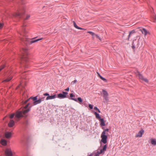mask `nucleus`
<instances>
[{"instance_id": "obj_29", "label": "nucleus", "mask_w": 156, "mask_h": 156, "mask_svg": "<svg viewBox=\"0 0 156 156\" xmlns=\"http://www.w3.org/2000/svg\"><path fill=\"white\" fill-rule=\"evenodd\" d=\"M87 33L91 34L93 36H95L96 35L94 33L91 31H88Z\"/></svg>"}, {"instance_id": "obj_31", "label": "nucleus", "mask_w": 156, "mask_h": 156, "mask_svg": "<svg viewBox=\"0 0 156 156\" xmlns=\"http://www.w3.org/2000/svg\"><path fill=\"white\" fill-rule=\"evenodd\" d=\"M5 67V64H3L0 67V71L2 70L4 67Z\"/></svg>"}, {"instance_id": "obj_13", "label": "nucleus", "mask_w": 156, "mask_h": 156, "mask_svg": "<svg viewBox=\"0 0 156 156\" xmlns=\"http://www.w3.org/2000/svg\"><path fill=\"white\" fill-rule=\"evenodd\" d=\"M5 137L7 139L10 138L12 136V133L10 132H6L5 134Z\"/></svg>"}, {"instance_id": "obj_47", "label": "nucleus", "mask_w": 156, "mask_h": 156, "mask_svg": "<svg viewBox=\"0 0 156 156\" xmlns=\"http://www.w3.org/2000/svg\"><path fill=\"white\" fill-rule=\"evenodd\" d=\"M25 67H28V66H27V65H25Z\"/></svg>"}, {"instance_id": "obj_48", "label": "nucleus", "mask_w": 156, "mask_h": 156, "mask_svg": "<svg viewBox=\"0 0 156 156\" xmlns=\"http://www.w3.org/2000/svg\"><path fill=\"white\" fill-rule=\"evenodd\" d=\"M73 98H74V97H73Z\"/></svg>"}, {"instance_id": "obj_17", "label": "nucleus", "mask_w": 156, "mask_h": 156, "mask_svg": "<svg viewBox=\"0 0 156 156\" xmlns=\"http://www.w3.org/2000/svg\"><path fill=\"white\" fill-rule=\"evenodd\" d=\"M73 25L74 27L76 28V29H78L79 30H85V29H84L83 28H82L80 27H78L77 24H76V22L74 21H73Z\"/></svg>"}, {"instance_id": "obj_19", "label": "nucleus", "mask_w": 156, "mask_h": 156, "mask_svg": "<svg viewBox=\"0 0 156 156\" xmlns=\"http://www.w3.org/2000/svg\"><path fill=\"white\" fill-rule=\"evenodd\" d=\"M99 120L100 122V125L101 126H105V123L104 119L102 118H101Z\"/></svg>"}, {"instance_id": "obj_37", "label": "nucleus", "mask_w": 156, "mask_h": 156, "mask_svg": "<svg viewBox=\"0 0 156 156\" xmlns=\"http://www.w3.org/2000/svg\"><path fill=\"white\" fill-rule=\"evenodd\" d=\"M44 96H49V94L48 93H45L44 94Z\"/></svg>"}, {"instance_id": "obj_3", "label": "nucleus", "mask_w": 156, "mask_h": 156, "mask_svg": "<svg viewBox=\"0 0 156 156\" xmlns=\"http://www.w3.org/2000/svg\"><path fill=\"white\" fill-rule=\"evenodd\" d=\"M30 108H29L27 109L24 110L22 111H18L16 112L15 117L19 119L23 116V115L26 116L27 114L30 111Z\"/></svg>"}, {"instance_id": "obj_15", "label": "nucleus", "mask_w": 156, "mask_h": 156, "mask_svg": "<svg viewBox=\"0 0 156 156\" xmlns=\"http://www.w3.org/2000/svg\"><path fill=\"white\" fill-rule=\"evenodd\" d=\"M15 125V122L13 120H11L8 124L9 127H12Z\"/></svg>"}, {"instance_id": "obj_10", "label": "nucleus", "mask_w": 156, "mask_h": 156, "mask_svg": "<svg viewBox=\"0 0 156 156\" xmlns=\"http://www.w3.org/2000/svg\"><path fill=\"white\" fill-rule=\"evenodd\" d=\"M138 76L139 78L142 80H143L146 82H148V81L147 78H145L140 73H138Z\"/></svg>"}, {"instance_id": "obj_4", "label": "nucleus", "mask_w": 156, "mask_h": 156, "mask_svg": "<svg viewBox=\"0 0 156 156\" xmlns=\"http://www.w3.org/2000/svg\"><path fill=\"white\" fill-rule=\"evenodd\" d=\"M23 51L24 53H25V54H23V55L22 57V63H27V62H29V59L28 57L27 56V50L26 49L23 48Z\"/></svg>"}, {"instance_id": "obj_14", "label": "nucleus", "mask_w": 156, "mask_h": 156, "mask_svg": "<svg viewBox=\"0 0 156 156\" xmlns=\"http://www.w3.org/2000/svg\"><path fill=\"white\" fill-rule=\"evenodd\" d=\"M56 95L54 94L53 95L50 96H48L46 98V100H51L55 98H56Z\"/></svg>"}, {"instance_id": "obj_26", "label": "nucleus", "mask_w": 156, "mask_h": 156, "mask_svg": "<svg viewBox=\"0 0 156 156\" xmlns=\"http://www.w3.org/2000/svg\"><path fill=\"white\" fill-rule=\"evenodd\" d=\"M42 101L41 99H39L38 100H37V101H34L33 102L34 105H36L37 104H40L41 102Z\"/></svg>"}, {"instance_id": "obj_45", "label": "nucleus", "mask_w": 156, "mask_h": 156, "mask_svg": "<svg viewBox=\"0 0 156 156\" xmlns=\"http://www.w3.org/2000/svg\"><path fill=\"white\" fill-rule=\"evenodd\" d=\"M97 111H98V112L99 113H100L101 112V111H100V110L99 109Z\"/></svg>"}, {"instance_id": "obj_40", "label": "nucleus", "mask_w": 156, "mask_h": 156, "mask_svg": "<svg viewBox=\"0 0 156 156\" xmlns=\"http://www.w3.org/2000/svg\"><path fill=\"white\" fill-rule=\"evenodd\" d=\"M132 48L133 49H134L135 48L134 45L133 44V42L132 44Z\"/></svg>"}, {"instance_id": "obj_42", "label": "nucleus", "mask_w": 156, "mask_h": 156, "mask_svg": "<svg viewBox=\"0 0 156 156\" xmlns=\"http://www.w3.org/2000/svg\"><path fill=\"white\" fill-rule=\"evenodd\" d=\"M30 16L29 15H27L26 16V19H29L30 18Z\"/></svg>"}, {"instance_id": "obj_7", "label": "nucleus", "mask_w": 156, "mask_h": 156, "mask_svg": "<svg viewBox=\"0 0 156 156\" xmlns=\"http://www.w3.org/2000/svg\"><path fill=\"white\" fill-rule=\"evenodd\" d=\"M103 97L106 101H108V94L107 92L105 90L103 89L102 90Z\"/></svg>"}, {"instance_id": "obj_6", "label": "nucleus", "mask_w": 156, "mask_h": 156, "mask_svg": "<svg viewBox=\"0 0 156 156\" xmlns=\"http://www.w3.org/2000/svg\"><path fill=\"white\" fill-rule=\"evenodd\" d=\"M68 93L65 91H62V93H60L57 94V97L60 99L65 98L66 97V95Z\"/></svg>"}, {"instance_id": "obj_24", "label": "nucleus", "mask_w": 156, "mask_h": 156, "mask_svg": "<svg viewBox=\"0 0 156 156\" xmlns=\"http://www.w3.org/2000/svg\"><path fill=\"white\" fill-rule=\"evenodd\" d=\"M97 73L98 74V75L99 76V77L102 80H103L104 82H105V83H107V80L105 78H104L102 76H101L98 73Z\"/></svg>"}, {"instance_id": "obj_23", "label": "nucleus", "mask_w": 156, "mask_h": 156, "mask_svg": "<svg viewBox=\"0 0 156 156\" xmlns=\"http://www.w3.org/2000/svg\"><path fill=\"white\" fill-rule=\"evenodd\" d=\"M21 14V12L20 11L18 12L14 13L13 15V16L15 17L20 16Z\"/></svg>"}, {"instance_id": "obj_20", "label": "nucleus", "mask_w": 156, "mask_h": 156, "mask_svg": "<svg viewBox=\"0 0 156 156\" xmlns=\"http://www.w3.org/2000/svg\"><path fill=\"white\" fill-rule=\"evenodd\" d=\"M26 26V25L24 23L23 25V27L22 28V33H20L21 35L23 34V36H24V34L26 32V30H25V28L24 27H25Z\"/></svg>"}, {"instance_id": "obj_32", "label": "nucleus", "mask_w": 156, "mask_h": 156, "mask_svg": "<svg viewBox=\"0 0 156 156\" xmlns=\"http://www.w3.org/2000/svg\"><path fill=\"white\" fill-rule=\"evenodd\" d=\"M14 115H15L14 113H13V114H11L10 116V117H9L10 118V119H12L14 117Z\"/></svg>"}, {"instance_id": "obj_49", "label": "nucleus", "mask_w": 156, "mask_h": 156, "mask_svg": "<svg viewBox=\"0 0 156 156\" xmlns=\"http://www.w3.org/2000/svg\"><path fill=\"white\" fill-rule=\"evenodd\" d=\"M85 104H85V103H84V105H85Z\"/></svg>"}, {"instance_id": "obj_5", "label": "nucleus", "mask_w": 156, "mask_h": 156, "mask_svg": "<svg viewBox=\"0 0 156 156\" xmlns=\"http://www.w3.org/2000/svg\"><path fill=\"white\" fill-rule=\"evenodd\" d=\"M70 97L71 98V99L74 100L75 101L78 102L80 104H81L83 102V100L81 98L78 97L77 99L75 98H73V97H75L73 93L70 94Z\"/></svg>"}, {"instance_id": "obj_33", "label": "nucleus", "mask_w": 156, "mask_h": 156, "mask_svg": "<svg viewBox=\"0 0 156 156\" xmlns=\"http://www.w3.org/2000/svg\"><path fill=\"white\" fill-rule=\"evenodd\" d=\"M133 31H131V32H129V35H128V38H127L128 40H129V38H130V36L131 34L133 33Z\"/></svg>"}, {"instance_id": "obj_43", "label": "nucleus", "mask_w": 156, "mask_h": 156, "mask_svg": "<svg viewBox=\"0 0 156 156\" xmlns=\"http://www.w3.org/2000/svg\"><path fill=\"white\" fill-rule=\"evenodd\" d=\"M94 110H97L98 109V108L96 106H95L94 107Z\"/></svg>"}, {"instance_id": "obj_30", "label": "nucleus", "mask_w": 156, "mask_h": 156, "mask_svg": "<svg viewBox=\"0 0 156 156\" xmlns=\"http://www.w3.org/2000/svg\"><path fill=\"white\" fill-rule=\"evenodd\" d=\"M101 154H102V153H101V151L100 152L98 151L95 153L94 156H99V155Z\"/></svg>"}, {"instance_id": "obj_25", "label": "nucleus", "mask_w": 156, "mask_h": 156, "mask_svg": "<svg viewBox=\"0 0 156 156\" xmlns=\"http://www.w3.org/2000/svg\"><path fill=\"white\" fill-rule=\"evenodd\" d=\"M12 78V76H10L3 81V82H7L10 81Z\"/></svg>"}, {"instance_id": "obj_44", "label": "nucleus", "mask_w": 156, "mask_h": 156, "mask_svg": "<svg viewBox=\"0 0 156 156\" xmlns=\"http://www.w3.org/2000/svg\"><path fill=\"white\" fill-rule=\"evenodd\" d=\"M69 87H68L65 90H66V91H69Z\"/></svg>"}, {"instance_id": "obj_35", "label": "nucleus", "mask_w": 156, "mask_h": 156, "mask_svg": "<svg viewBox=\"0 0 156 156\" xmlns=\"http://www.w3.org/2000/svg\"><path fill=\"white\" fill-rule=\"evenodd\" d=\"M96 36V37L98 39L100 40V41H101V38L98 35V34H96L95 35Z\"/></svg>"}, {"instance_id": "obj_18", "label": "nucleus", "mask_w": 156, "mask_h": 156, "mask_svg": "<svg viewBox=\"0 0 156 156\" xmlns=\"http://www.w3.org/2000/svg\"><path fill=\"white\" fill-rule=\"evenodd\" d=\"M73 25L74 27L76 28V29H78L79 30H85V29H84L83 28H82L80 27H78L77 24H76V22L74 21H73Z\"/></svg>"}, {"instance_id": "obj_28", "label": "nucleus", "mask_w": 156, "mask_h": 156, "mask_svg": "<svg viewBox=\"0 0 156 156\" xmlns=\"http://www.w3.org/2000/svg\"><path fill=\"white\" fill-rule=\"evenodd\" d=\"M94 114L95 115L97 119H98L99 120L101 118L99 114L97 113L96 112H94Z\"/></svg>"}, {"instance_id": "obj_8", "label": "nucleus", "mask_w": 156, "mask_h": 156, "mask_svg": "<svg viewBox=\"0 0 156 156\" xmlns=\"http://www.w3.org/2000/svg\"><path fill=\"white\" fill-rule=\"evenodd\" d=\"M5 154L6 156H12V154L10 149H7L5 151Z\"/></svg>"}, {"instance_id": "obj_11", "label": "nucleus", "mask_w": 156, "mask_h": 156, "mask_svg": "<svg viewBox=\"0 0 156 156\" xmlns=\"http://www.w3.org/2000/svg\"><path fill=\"white\" fill-rule=\"evenodd\" d=\"M144 130L143 129H141L138 133V134L136 136V137H141L143 134L144 133Z\"/></svg>"}, {"instance_id": "obj_9", "label": "nucleus", "mask_w": 156, "mask_h": 156, "mask_svg": "<svg viewBox=\"0 0 156 156\" xmlns=\"http://www.w3.org/2000/svg\"><path fill=\"white\" fill-rule=\"evenodd\" d=\"M31 99L33 100L34 101H35L37 100V96H36L34 97H30L29 99H28L27 100L24 101H23V104H25L29 100Z\"/></svg>"}, {"instance_id": "obj_22", "label": "nucleus", "mask_w": 156, "mask_h": 156, "mask_svg": "<svg viewBox=\"0 0 156 156\" xmlns=\"http://www.w3.org/2000/svg\"><path fill=\"white\" fill-rule=\"evenodd\" d=\"M1 144L3 146H6L7 144L6 140L4 139H2L1 141Z\"/></svg>"}, {"instance_id": "obj_36", "label": "nucleus", "mask_w": 156, "mask_h": 156, "mask_svg": "<svg viewBox=\"0 0 156 156\" xmlns=\"http://www.w3.org/2000/svg\"><path fill=\"white\" fill-rule=\"evenodd\" d=\"M3 24L1 23H0V29H1L2 28L3 26Z\"/></svg>"}, {"instance_id": "obj_41", "label": "nucleus", "mask_w": 156, "mask_h": 156, "mask_svg": "<svg viewBox=\"0 0 156 156\" xmlns=\"http://www.w3.org/2000/svg\"><path fill=\"white\" fill-rule=\"evenodd\" d=\"M45 98L44 97H43L41 98H40L41 99V100L42 101H44V99Z\"/></svg>"}, {"instance_id": "obj_2", "label": "nucleus", "mask_w": 156, "mask_h": 156, "mask_svg": "<svg viewBox=\"0 0 156 156\" xmlns=\"http://www.w3.org/2000/svg\"><path fill=\"white\" fill-rule=\"evenodd\" d=\"M102 128L104 129V131L101 135V141L104 144H105L107 142L108 132L109 129L108 128L105 129L104 127Z\"/></svg>"}, {"instance_id": "obj_21", "label": "nucleus", "mask_w": 156, "mask_h": 156, "mask_svg": "<svg viewBox=\"0 0 156 156\" xmlns=\"http://www.w3.org/2000/svg\"><path fill=\"white\" fill-rule=\"evenodd\" d=\"M107 147V145L105 144V145L103 147V149H101L100 150L101 153H104V152L106 150Z\"/></svg>"}, {"instance_id": "obj_12", "label": "nucleus", "mask_w": 156, "mask_h": 156, "mask_svg": "<svg viewBox=\"0 0 156 156\" xmlns=\"http://www.w3.org/2000/svg\"><path fill=\"white\" fill-rule=\"evenodd\" d=\"M140 30L141 31L142 33L144 34L145 36H146L148 33H149L147 32V30L145 28H143L142 29H140Z\"/></svg>"}, {"instance_id": "obj_46", "label": "nucleus", "mask_w": 156, "mask_h": 156, "mask_svg": "<svg viewBox=\"0 0 156 156\" xmlns=\"http://www.w3.org/2000/svg\"><path fill=\"white\" fill-rule=\"evenodd\" d=\"M21 86V85H20L19 86H18V87L16 88V89H18V88H19V87H20V86Z\"/></svg>"}, {"instance_id": "obj_1", "label": "nucleus", "mask_w": 156, "mask_h": 156, "mask_svg": "<svg viewBox=\"0 0 156 156\" xmlns=\"http://www.w3.org/2000/svg\"><path fill=\"white\" fill-rule=\"evenodd\" d=\"M36 37H35L32 38L31 41H30L29 39L25 37L24 38H20V40L21 41L23 42L26 44H27V43H28L29 44H32L33 43H35L38 41L42 40V38H41L38 39H36Z\"/></svg>"}, {"instance_id": "obj_34", "label": "nucleus", "mask_w": 156, "mask_h": 156, "mask_svg": "<svg viewBox=\"0 0 156 156\" xmlns=\"http://www.w3.org/2000/svg\"><path fill=\"white\" fill-rule=\"evenodd\" d=\"M89 107L90 109H92L93 108V105L89 104Z\"/></svg>"}, {"instance_id": "obj_16", "label": "nucleus", "mask_w": 156, "mask_h": 156, "mask_svg": "<svg viewBox=\"0 0 156 156\" xmlns=\"http://www.w3.org/2000/svg\"><path fill=\"white\" fill-rule=\"evenodd\" d=\"M73 25L74 27L76 28V29H78L79 30H85V29H84L83 28H82L80 27H78L77 24H76V22L74 21H73Z\"/></svg>"}, {"instance_id": "obj_39", "label": "nucleus", "mask_w": 156, "mask_h": 156, "mask_svg": "<svg viewBox=\"0 0 156 156\" xmlns=\"http://www.w3.org/2000/svg\"><path fill=\"white\" fill-rule=\"evenodd\" d=\"M30 104L29 103H28L24 107L25 108H27L30 105Z\"/></svg>"}, {"instance_id": "obj_38", "label": "nucleus", "mask_w": 156, "mask_h": 156, "mask_svg": "<svg viewBox=\"0 0 156 156\" xmlns=\"http://www.w3.org/2000/svg\"><path fill=\"white\" fill-rule=\"evenodd\" d=\"M77 82V80H75L73 81L72 83L73 84H74L75 83H76Z\"/></svg>"}, {"instance_id": "obj_27", "label": "nucleus", "mask_w": 156, "mask_h": 156, "mask_svg": "<svg viewBox=\"0 0 156 156\" xmlns=\"http://www.w3.org/2000/svg\"><path fill=\"white\" fill-rule=\"evenodd\" d=\"M151 144L153 145H156V140L155 139H151Z\"/></svg>"}]
</instances>
